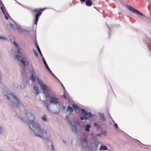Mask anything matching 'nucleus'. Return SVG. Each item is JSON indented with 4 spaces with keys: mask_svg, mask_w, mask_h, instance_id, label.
<instances>
[{
    "mask_svg": "<svg viewBox=\"0 0 151 151\" xmlns=\"http://www.w3.org/2000/svg\"><path fill=\"white\" fill-rule=\"evenodd\" d=\"M29 114L31 117V120H29V123L28 124L31 129H32L31 126H32L33 128H34L35 129V135L43 138L47 139L49 138V137L47 136L46 130L42 128L40 125L37 123H35L34 121V117L33 115L31 113H29Z\"/></svg>",
    "mask_w": 151,
    "mask_h": 151,
    "instance_id": "1",
    "label": "nucleus"
},
{
    "mask_svg": "<svg viewBox=\"0 0 151 151\" xmlns=\"http://www.w3.org/2000/svg\"><path fill=\"white\" fill-rule=\"evenodd\" d=\"M39 84L40 86L43 93L45 95L46 97H49L50 102L52 104L56 105L59 103V99L55 94L52 93L50 94V90L48 89L46 85L44 84L43 81L38 79Z\"/></svg>",
    "mask_w": 151,
    "mask_h": 151,
    "instance_id": "2",
    "label": "nucleus"
},
{
    "mask_svg": "<svg viewBox=\"0 0 151 151\" xmlns=\"http://www.w3.org/2000/svg\"><path fill=\"white\" fill-rule=\"evenodd\" d=\"M8 100L10 101L14 104L13 106L16 107L18 106V105L20 104V101H19L17 97L13 95L12 94H8L7 95H6Z\"/></svg>",
    "mask_w": 151,
    "mask_h": 151,
    "instance_id": "3",
    "label": "nucleus"
},
{
    "mask_svg": "<svg viewBox=\"0 0 151 151\" xmlns=\"http://www.w3.org/2000/svg\"><path fill=\"white\" fill-rule=\"evenodd\" d=\"M46 9V8L43 9H35L32 10V11L36 13L35 20L34 24L37 25L39 19V17L40 16L42 13V11Z\"/></svg>",
    "mask_w": 151,
    "mask_h": 151,
    "instance_id": "4",
    "label": "nucleus"
},
{
    "mask_svg": "<svg viewBox=\"0 0 151 151\" xmlns=\"http://www.w3.org/2000/svg\"><path fill=\"white\" fill-rule=\"evenodd\" d=\"M82 113L84 114V117H80V119L81 120H83L84 119L85 120H87L89 118L91 117L92 116V114L91 112L88 113L83 109L81 110Z\"/></svg>",
    "mask_w": 151,
    "mask_h": 151,
    "instance_id": "5",
    "label": "nucleus"
},
{
    "mask_svg": "<svg viewBox=\"0 0 151 151\" xmlns=\"http://www.w3.org/2000/svg\"><path fill=\"white\" fill-rule=\"evenodd\" d=\"M127 8L130 11L133 13H136L138 15H139L142 16H143L142 14L131 6H128Z\"/></svg>",
    "mask_w": 151,
    "mask_h": 151,
    "instance_id": "6",
    "label": "nucleus"
},
{
    "mask_svg": "<svg viewBox=\"0 0 151 151\" xmlns=\"http://www.w3.org/2000/svg\"><path fill=\"white\" fill-rule=\"evenodd\" d=\"M72 106L74 109V110L75 111V112L76 113L77 111H80V109L78 106L76 104H73L72 105Z\"/></svg>",
    "mask_w": 151,
    "mask_h": 151,
    "instance_id": "7",
    "label": "nucleus"
},
{
    "mask_svg": "<svg viewBox=\"0 0 151 151\" xmlns=\"http://www.w3.org/2000/svg\"><path fill=\"white\" fill-rule=\"evenodd\" d=\"M13 42L15 46L17 48V53H18L19 55L21 54V51L20 48L18 47L17 44V43H16V42L14 41Z\"/></svg>",
    "mask_w": 151,
    "mask_h": 151,
    "instance_id": "8",
    "label": "nucleus"
},
{
    "mask_svg": "<svg viewBox=\"0 0 151 151\" xmlns=\"http://www.w3.org/2000/svg\"><path fill=\"white\" fill-rule=\"evenodd\" d=\"M81 1L84 2L85 1L86 2V4L88 6H90L92 4V2H91V1Z\"/></svg>",
    "mask_w": 151,
    "mask_h": 151,
    "instance_id": "9",
    "label": "nucleus"
},
{
    "mask_svg": "<svg viewBox=\"0 0 151 151\" xmlns=\"http://www.w3.org/2000/svg\"><path fill=\"white\" fill-rule=\"evenodd\" d=\"M34 90L36 91V95H37L39 93V91H38V88L35 85L34 86Z\"/></svg>",
    "mask_w": 151,
    "mask_h": 151,
    "instance_id": "10",
    "label": "nucleus"
},
{
    "mask_svg": "<svg viewBox=\"0 0 151 151\" xmlns=\"http://www.w3.org/2000/svg\"><path fill=\"white\" fill-rule=\"evenodd\" d=\"M67 111H69L70 113L74 111V109L73 108L71 107L70 106H69L66 110Z\"/></svg>",
    "mask_w": 151,
    "mask_h": 151,
    "instance_id": "11",
    "label": "nucleus"
},
{
    "mask_svg": "<svg viewBox=\"0 0 151 151\" xmlns=\"http://www.w3.org/2000/svg\"><path fill=\"white\" fill-rule=\"evenodd\" d=\"M3 7H4V6H1V9L2 10V12L4 14V15H5V19L6 20H7L8 19V18L7 16V15H6L5 14V12H4V10Z\"/></svg>",
    "mask_w": 151,
    "mask_h": 151,
    "instance_id": "12",
    "label": "nucleus"
},
{
    "mask_svg": "<svg viewBox=\"0 0 151 151\" xmlns=\"http://www.w3.org/2000/svg\"><path fill=\"white\" fill-rule=\"evenodd\" d=\"M91 126L90 124H87L86 126L85 130L87 132H89L90 128H91Z\"/></svg>",
    "mask_w": 151,
    "mask_h": 151,
    "instance_id": "13",
    "label": "nucleus"
},
{
    "mask_svg": "<svg viewBox=\"0 0 151 151\" xmlns=\"http://www.w3.org/2000/svg\"><path fill=\"white\" fill-rule=\"evenodd\" d=\"M107 147L106 146H101V147L99 148V150H106Z\"/></svg>",
    "mask_w": 151,
    "mask_h": 151,
    "instance_id": "14",
    "label": "nucleus"
},
{
    "mask_svg": "<svg viewBox=\"0 0 151 151\" xmlns=\"http://www.w3.org/2000/svg\"><path fill=\"white\" fill-rule=\"evenodd\" d=\"M35 44H36V47H37V50L39 52V53L41 55H42V53H41V52L40 50V49L38 46V45L36 43H35Z\"/></svg>",
    "mask_w": 151,
    "mask_h": 151,
    "instance_id": "15",
    "label": "nucleus"
},
{
    "mask_svg": "<svg viewBox=\"0 0 151 151\" xmlns=\"http://www.w3.org/2000/svg\"><path fill=\"white\" fill-rule=\"evenodd\" d=\"M100 118L101 119V120L102 121H105L106 120V119L105 118L104 115L103 114H101L100 116Z\"/></svg>",
    "mask_w": 151,
    "mask_h": 151,
    "instance_id": "16",
    "label": "nucleus"
},
{
    "mask_svg": "<svg viewBox=\"0 0 151 151\" xmlns=\"http://www.w3.org/2000/svg\"><path fill=\"white\" fill-rule=\"evenodd\" d=\"M25 58H23L22 59V60L20 61L21 63H22L23 65L24 66L25 65Z\"/></svg>",
    "mask_w": 151,
    "mask_h": 151,
    "instance_id": "17",
    "label": "nucleus"
},
{
    "mask_svg": "<svg viewBox=\"0 0 151 151\" xmlns=\"http://www.w3.org/2000/svg\"><path fill=\"white\" fill-rule=\"evenodd\" d=\"M42 120L44 122L47 121V118L45 116V115L44 116H42L41 118Z\"/></svg>",
    "mask_w": 151,
    "mask_h": 151,
    "instance_id": "18",
    "label": "nucleus"
},
{
    "mask_svg": "<svg viewBox=\"0 0 151 151\" xmlns=\"http://www.w3.org/2000/svg\"><path fill=\"white\" fill-rule=\"evenodd\" d=\"M106 133V131H105L102 132V133L97 134L96 135V136H101L103 134L104 135H105Z\"/></svg>",
    "mask_w": 151,
    "mask_h": 151,
    "instance_id": "19",
    "label": "nucleus"
},
{
    "mask_svg": "<svg viewBox=\"0 0 151 151\" xmlns=\"http://www.w3.org/2000/svg\"><path fill=\"white\" fill-rule=\"evenodd\" d=\"M15 58L18 60H19L20 59V55H19L17 54L15 55Z\"/></svg>",
    "mask_w": 151,
    "mask_h": 151,
    "instance_id": "20",
    "label": "nucleus"
},
{
    "mask_svg": "<svg viewBox=\"0 0 151 151\" xmlns=\"http://www.w3.org/2000/svg\"><path fill=\"white\" fill-rule=\"evenodd\" d=\"M31 79L33 82L35 80V78L34 75H32L31 76Z\"/></svg>",
    "mask_w": 151,
    "mask_h": 151,
    "instance_id": "21",
    "label": "nucleus"
},
{
    "mask_svg": "<svg viewBox=\"0 0 151 151\" xmlns=\"http://www.w3.org/2000/svg\"><path fill=\"white\" fill-rule=\"evenodd\" d=\"M98 147V145L96 144H95L93 146V147H94L95 149H96Z\"/></svg>",
    "mask_w": 151,
    "mask_h": 151,
    "instance_id": "22",
    "label": "nucleus"
},
{
    "mask_svg": "<svg viewBox=\"0 0 151 151\" xmlns=\"http://www.w3.org/2000/svg\"><path fill=\"white\" fill-rule=\"evenodd\" d=\"M72 129H73V130L74 131V132H76L77 130V129L76 128V127H73L72 128Z\"/></svg>",
    "mask_w": 151,
    "mask_h": 151,
    "instance_id": "23",
    "label": "nucleus"
},
{
    "mask_svg": "<svg viewBox=\"0 0 151 151\" xmlns=\"http://www.w3.org/2000/svg\"><path fill=\"white\" fill-rule=\"evenodd\" d=\"M42 60H43V63H44V64L45 65H46V64H47L46 62L45 59L44 58H43L42 59Z\"/></svg>",
    "mask_w": 151,
    "mask_h": 151,
    "instance_id": "24",
    "label": "nucleus"
},
{
    "mask_svg": "<svg viewBox=\"0 0 151 151\" xmlns=\"http://www.w3.org/2000/svg\"><path fill=\"white\" fill-rule=\"evenodd\" d=\"M34 54L37 57L38 56L37 53V52H36V51H35V50H34Z\"/></svg>",
    "mask_w": 151,
    "mask_h": 151,
    "instance_id": "25",
    "label": "nucleus"
},
{
    "mask_svg": "<svg viewBox=\"0 0 151 151\" xmlns=\"http://www.w3.org/2000/svg\"><path fill=\"white\" fill-rule=\"evenodd\" d=\"M31 73L32 75H34V74H35V71L34 70H32L31 71Z\"/></svg>",
    "mask_w": 151,
    "mask_h": 151,
    "instance_id": "26",
    "label": "nucleus"
},
{
    "mask_svg": "<svg viewBox=\"0 0 151 151\" xmlns=\"http://www.w3.org/2000/svg\"><path fill=\"white\" fill-rule=\"evenodd\" d=\"M45 66L46 68L48 70H49V69H50V68H49V67L47 64H46V65H45Z\"/></svg>",
    "mask_w": 151,
    "mask_h": 151,
    "instance_id": "27",
    "label": "nucleus"
},
{
    "mask_svg": "<svg viewBox=\"0 0 151 151\" xmlns=\"http://www.w3.org/2000/svg\"><path fill=\"white\" fill-rule=\"evenodd\" d=\"M51 147H52V150H54L55 149V148H54L53 145L52 144L51 145Z\"/></svg>",
    "mask_w": 151,
    "mask_h": 151,
    "instance_id": "28",
    "label": "nucleus"
},
{
    "mask_svg": "<svg viewBox=\"0 0 151 151\" xmlns=\"http://www.w3.org/2000/svg\"><path fill=\"white\" fill-rule=\"evenodd\" d=\"M48 70L49 71V72L52 75H53V76H55L54 75V74L52 73V71L50 70V69H49Z\"/></svg>",
    "mask_w": 151,
    "mask_h": 151,
    "instance_id": "29",
    "label": "nucleus"
},
{
    "mask_svg": "<svg viewBox=\"0 0 151 151\" xmlns=\"http://www.w3.org/2000/svg\"><path fill=\"white\" fill-rule=\"evenodd\" d=\"M0 3L1 4V5L3 6H4V4L3 3V2H2V1H0Z\"/></svg>",
    "mask_w": 151,
    "mask_h": 151,
    "instance_id": "30",
    "label": "nucleus"
},
{
    "mask_svg": "<svg viewBox=\"0 0 151 151\" xmlns=\"http://www.w3.org/2000/svg\"><path fill=\"white\" fill-rule=\"evenodd\" d=\"M0 39H5L4 36H0Z\"/></svg>",
    "mask_w": 151,
    "mask_h": 151,
    "instance_id": "31",
    "label": "nucleus"
},
{
    "mask_svg": "<svg viewBox=\"0 0 151 151\" xmlns=\"http://www.w3.org/2000/svg\"><path fill=\"white\" fill-rule=\"evenodd\" d=\"M9 25V26H10V27L12 28H13V25L12 24L10 23Z\"/></svg>",
    "mask_w": 151,
    "mask_h": 151,
    "instance_id": "32",
    "label": "nucleus"
},
{
    "mask_svg": "<svg viewBox=\"0 0 151 151\" xmlns=\"http://www.w3.org/2000/svg\"><path fill=\"white\" fill-rule=\"evenodd\" d=\"M114 126L115 128H117V127L118 126L116 124H114Z\"/></svg>",
    "mask_w": 151,
    "mask_h": 151,
    "instance_id": "33",
    "label": "nucleus"
},
{
    "mask_svg": "<svg viewBox=\"0 0 151 151\" xmlns=\"http://www.w3.org/2000/svg\"><path fill=\"white\" fill-rule=\"evenodd\" d=\"M93 125L95 127H96L98 125V124L96 123H94Z\"/></svg>",
    "mask_w": 151,
    "mask_h": 151,
    "instance_id": "34",
    "label": "nucleus"
},
{
    "mask_svg": "<svg viewBox=\"0 0 151 151\" xmlns=\"http://www.w3.org/2000/svg\"><path fill=\"white\" fill-rule=\"evenodd\" d=\"M63 97H64L65 99H66V96H65V95H63Z\"/></svg>",
    "mask_w": 151,
    "mask_h": 151,
    "instance_id": "35",
    "label": "nucleus"
},
{
    "mask_svg": "<svg viewBox=\"0 0 151 151\" xmlns=\"http://www.w3.org/2000/svg\"><path fill=\"white\" fill-rule=\"evenodd\" d=\"M2 129H1V128L0 127V131H2Z\"/></svg>",
    "mask_w": 151,
    "mask_h": 151,
    "instance_id": "36",
    "label": "nucleus"
},
{
    "mask_svg": "<svg viewBox=\"0 0 151 151\" xmlns=\"http://www.w3.org/2000/svg\"><path fill=\"white\" fill-rule=\"evenodd\" d=\"M46 107H47V108H48V106H46Z\"/></svg>",
    "mask_w": 151,
    "mask_h": 151,
    "instance_id": "37",
    "label": "nucleus"
},
{
    "mask_svg": "<svg viewBox=\"0 0 151 151\" xmlns=\"http://www.w3.org/2000/svg\"><path fill=\"white\" fill-rule=\"evenodd\" d=\"M26 114H27V115H28V114H27V113H26Z\"/></svg>",
    "mask_w": 151,
    "mask_h": 151,
    "instance_id": "38",
    "label": "nucleus"
}]
</instances>
